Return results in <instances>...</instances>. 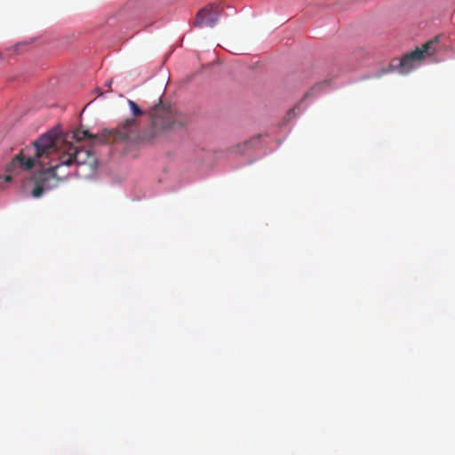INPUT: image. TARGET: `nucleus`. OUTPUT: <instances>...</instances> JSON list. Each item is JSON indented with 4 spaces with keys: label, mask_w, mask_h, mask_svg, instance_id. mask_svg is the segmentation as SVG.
Listing matches in <instances>:
<instances>
[{
    "label": "nucleus",
    "mask_w": 455,
    "mask_h": 455,
    "mask_svg": "<svg viewBox=\"0 0 455 455\" xmlns=\"http://www.w3.org/2000/svg\"><path fill=\"white\" fill-rule=\"evenodd\" d=\"M441 36L437 35L425 44H423L421 48H419V51L422 52V60L424 59L425 55L434 56L437 52V44Z\"/></svg>",
    "instance_id": "nucleus-6"
},
{
    "label": "nucleus",
    "mask_w": 455,
    "mask_h": 455,
    "mask_svg": "<svg viewBox=\"0 0 455 455\" xmlns=\"http://www.w3.org/2000/svg\"><path fill=\"white\" fill-rule=\"evenodd\" d=\"M111 84H112V80L107 81L106 84H105V86L110 87Z\"/></svg>",
    "instance_id": "nucleus-10"
},
{
    "label": "nucleus",
    "mask_w": 455,
    "mask_h": 455,
    "mask_svg": "<svg viewBox=\"0 0 455 455\" xmlns=\"http://www.w3.org/2000/svg\"><path fill=\"white\" fill-rule=\"evenodd\" d=\"M223 9L217 4H209L200 10L195 19L194 25L196 27L213 28L219 20Z\"/></svg>",
    "instance_id": "nucleus-5"
},
{
    "label": "nucleus",
    "mask_w": 455,
    "mask_h": 455,
    "mask_svg": "<svg viewBox=\"0 0 455 455\" xmlns=\"http://www.w3.org/2000/svg\"><path fill=\"white\" fill-rule=\"evenodd\" d=\"M136 120L131 118L120 124L115 131H105L101 136L92 135L88 131L77 129L73 132L72 138L77 143L88 139L92 144L96 141L100 143L108 142L110 137L113 138L114 141L126 140L136 136Z\"/></svg>",
    "instance_id": "nucleus-3"
},
{
    "label": "nucleus",
    "mask_w": 455,
    "mask_h": 455,
    "mask_svg": "<svg viewBox=\"0 0 455 455\" xmlns=\"http://www.w3.org/2000/svg\"><path fill=\"white\" fill-rule=\"evenodd\" d=\"M153 127L157 131H180L185 129L190 117L172 106H164L161 100L150 110Z\"/></svg>",
    "instance_id": "nucleus-2"
},
{
    "label": "nucleus",
    "mask_w": 455,
    "mask_h": 455,
    "mask_svg": "<svg viewBox=\"0 0 455 455\" xmlns=\"http://www.w3.org/2000/svg\"><path fill=\"white\" fill-rule=\"evenodd\" d=\"M12 181V175L6 174L4 176H0V190L5 188V185Z\"/></svg>",
    "instance_id": "nucleus-9"
},
{
    "label": "nucleus",
    "mask_w": 455,
    "mask_h": 455,
    "mask_svg": "<svg viewBox=\"0 0 455 455\" xmlns=\"http://www.w3.org/2000/svg\"><path fill=\"white\" fill-rule=\"evenodd\" d=\"M128 104L131 108L132 114L135 116H140L142 114V111L140 110V107L134 101L129 100Z\"/></svg>",
    "instance_id": "nucleus-8"
},
{
    "label": "nucleus",
    "mask_w": 455,
    "mask_h": 455,
    "mask_svg": "<svg viewBox=\"0 0 455 455\" xmlns=\"http://www.w3.org/2000/svg\"><path fill=\"white\" fill-rule=\"evenodd\" d=\"M327 85V82L324 81V82H321V83H317L315 84H314L304 95L303 97V100L308 98V97H313V96H315L317 95L318 93H320V92L322 91V89Z\"/></svg>",
    "instance_id": "nucleus-7"
},
{
    "label": "nucleus",
    "mask_w": 455,
    "mask_h": 455,
    "mask_svg": "<svg viewBox=\"0 0 455 455\" xmlns=\"http://www.w3.org/2000/svg\"><path fill=\"white\" fill-rule=\"evenodd\" d=\"M422 60V52L419 48H416L404 54L400 60H393L387 68H382L381 74H387L393 71H397L400 74H408L413 68L414 63Z\"/></svg>",
    "instance_id": "nucleus-4"
},
{
    "label": "nucleus",
    "mask_w": 455,
    "mask_h": 455,
    "mask_svg": "<svg viewBox=\"0 0 455 455\" xmlns=\"http://www.w3.org/2000/svg\"><path fill=\"white\" fill-rule=\"evenodd\" d=\"M73 164L88 167L87 175H92L97 169L98 160L91 148L66 142L58 132L52 130L21 149L8 164L7 172L12 176L20 169L29 171L38 165L41 169L35 175L32 195L39 197L44 190L57 186L60 180L67 177L68 172L61 170Z\"/></svg>",
    "instance_id": "nucleus-1"
}]
</instances>
